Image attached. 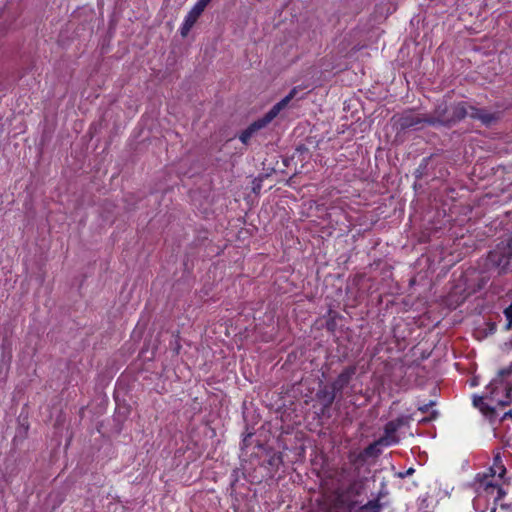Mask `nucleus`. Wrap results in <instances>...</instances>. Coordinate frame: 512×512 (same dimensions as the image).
Returning <instances> with one entry per match:
<instances>
[{
  "label": "nucleus",
  "instance_id": "obj_9",
  "mask_svg": "<svg viewBox=\"0 0 512 512\" xmlns=\"http://www.w3.org/2000/svg\"><path fill=\"white\" fill-rule=\"evenodd\" d=\"M200 16L201 13L193 8L188 12L179 30L182 37H186L189 34Z\"/></svg>",
  "mask_w": 512,
  "mask_h": 512
},
{
  "label": "nucleus",
  "instance_id": "obj_1",
  "mask_svg": "<svg viewBox=\"0 0 512 512\" xmlns=\"http://www.w3.org/2000/svg\"><path fill=\"white\" fill-rule=\"evenodd\" d=\"M506 473L501 457H494L493 466L487 471L478 473L473 481V489L476 494L473 499V507L477 512H485L492 502L497 504L506 495L503 477Z\"/></svg>",
  "mask_w": 512,
  "mask_h": 512
},
{
  "label": "nucleus",
  "instance_id": "obj_17",
  "mask_svg": "<svg viewBox=\"0 0 512 512\" xmlns=\"http://www.w3.org/2000/svg\"><path fill=\"white\" fill-rule=\"evenodd\" d=\"M3 133L2 118L0 117V135Z\"/></svg>",
  "mask_w": 512,
  "mask_h": 512
},
{
  "label": "nucleus",
  "instance_id": "obj_12",
  "mask_svg": "<svg viewBox=\"0 0 512 512\" xmlns=\"http://www.w3.org/2000/svg\"><path fill=\"white\" fill-rule=\"evenodd\" d=\"M210 2L211 0H198L197 3L192 8L202 14Z\"/></svg>",
  "mask_w": 512,
  "mask_h": 512
},
{
  "label": "nucleus",
  "instance_id": "obj_11",
  "mask_svg": "<svg viewBox=\"0 0 512 512\" xmlns=\"http://www.w3.org/2000/svg\"><path fill=\"white\" fill-rule=\"evenodd\" d=\"M503 313L506 319L504 328L506 331H509L512 328V303L507 308H505Z\"/></svg>",
  "mask_w": 512,
  "mask_h": 512
},
{
  "label": "nucleus",
  "instance_id": "obj_2",
  "mask_svg": "<svg viewBox=\"0 0 512 512\" xmlns=\"http://www.w3.org/2000/svg\"><path fill=\"white\" fill-rule=\"evenodd\" d=\"M512 403V366L501 370L487 386L485 396H475L473 404L485 416L492 418L496 407Z\"/></svg>",
  "mask_w": 512,
  "mask_h": 512
},
{
  "label": "nucleus",
  "instance_id": "obj_18",
  "mask_svg": "<svg viewBox=\"0 0 512 512\" xmlns=\"http://www.w3.org/2000/svg\"><path fill=\"white\" fill-rule=\"evenodd\" d=\"M508 416L512 417V414L511 412H506L503 416V418H507Z\"/></svg>",
  "mask_w": 512,
  "mask_h": 512
},
{
  "label": "nucleus",
  "instance_id": "obj_16",
  "mask_svg": "<svg viewBox=\"0 0 512 512\" xmlns=\"http://www.w3.org/2000/svg\"><path fill=\"white\" fill-rule=\"evenodd\" d=\"M437 416H438V412L433 410L431 413V417L429 419H435V418H437Z\"/></svg>",
  "mask_w": 512,
  "mask_h": 512
},
{
  "label": "nucleus",
  "instance_id": "obj_14",
  "mask_svg": "<svg viewBox=\"0 0 512 512\" xmlns=\"http://www.w3.org/2000/svg\"><path fill=\"white\" fill-rule=\"evenodd\" d=\"M414 473V468L410 467L408 470H406L405 472H399L398 473V477L400 478H405L407 476H410Z\"/></svg>",
  "mask_w": 512,
  "mask_h": 512
},
{
  "label": "nucleus",
  "instance_id": "obj_13",
  "mask_svg": "<svg viewBox=\"0 0 512 512\" xmlns=\"http://www.w3.org/2000/svg\"><path fill=\"white\" fill-rule=\"evenodd\" d=\"M435 405V401H430L429 403L427 404H423V405H420L418 407V410L421 411L422 413H426L429 411L430 407L434 406Z\"/></svg>",
  "mask_w": 512,
  "mask_h": 512
},
{
  "label": "nucleus",
  "instance_id": "obj_10",
  "mask_svg": "<svg viewBox=\"0 0 512 512\" xmlns=\"http://www.w3.org/2000/svg\"><path fill=\"white\" fill-rule=\"evenodd\" d=\"M428 116L429 115L421 116V115H418V114L416 115L413 113L405 114L404 116H402V118L400 120L401 127L404 129H407V128H412V127H417L421 123H427L426 118Z\"/></svg>",
  "mask_w": 512,
  "mask_h": 512
},
{
  "label": "nucleus",
  "instance_id": "obj_4",
  "mask_svg": "<svg viewBox=\"0 0 512 512\" xmlns=\"http://www.w3.org/2000/svg\"><path fill=\"white\" fill-rule=\"evenodd\" d=\"M411 418L409 416H400L394 420L389 421L383 433L373 443L369 444L367 448L386 447L397 445L401 439L406 435H410L409 424Z\"/></svg>",
  "mask_w": 512,
  "mask_h": 512
},
{
  "label": "nucleus",
  "instance_id": "obj_8",
  "mask_svg": "<svg viewBox=\"0 0 512 512\" xmlns=\"http://www.w3.org/2000/svg\"><path fill=\"white\" fill-rule=\"evenodd\" d=\"M355 370L347 368L344 370L332 384L333 394L329 397L328 403L331 404L335 398V393L342 391L350 382Z\"/></svg>",
  "mask_w": 512,
  "mask_h": 512
},
{
  "label": "nucleus",
  "instance_id": "obj_7",
  "mask_svg": "<svg viewBox=\"0 0 512 512\" xmlns=\"http://www.w3.org/2000/svg\"><path fill=\"white\" fill-rule=\"evenodd\" d=\"M468 117L479 120L486 127H491L501 119L502 114L499 111L481 109L468 104Z\"/></svg>",
  "mask_w": 512,
  "mask_h": 512
},
{
  "label": "nucleus",
  "instance_id": "obj_5",
  "mask_svg": "<svg viewBox=\"0 0 512 512\" xmlns=\"http://www.w3.org/2000/svg\"><path fill=\"white\" fill-rule=\"evenodd\" d=\"M298 90L294 87L288 95L276 103L262 118L250 124L241 134L239 139L243 144H247L251 137L260 129L266 127L277 115L289 104L296 96Z\"/></svg>",
  "mask_w": 512,
  "mask_h": 512
},
{
  "label": "nucleus",
  "instance_id": "obj_6",
  "mask_svg": "<svg viewBox=\"0 0 512 512\" xmlns=\"http://www.w3.org/2000/svg\"><path fill=\"white\" fill-rule=\"evenodd\" d=\"M512 258V237L504 244L501 243L494 251L489 253L488 259L492 265L499 268V274L507 272L510 259Z\"/></svg>",
  "mask_w": 512,
  "mask_h": 512
},
{
  "label": "nucleus",
  "instance_id": "obj_15",
  "mask_svg": "<svg viewBox=\"0 0 512 512\" xmlns=\"http://www.w3.org/2000/svg\"><path fill=\"white\" fill-rule=\"evenodd\" d=\"M251 436H252V433H249V434L246 436V438L244 439V444H245V446H249V445H251L250 443H248V442H247V441H248V438H249V437H251Z\"/></svg>",
  "mask_w": 512,
  "mask_h": 512
},
{
  "label": "nucleus",
  "instance_id": "obj_3",
  "mask_svg": "<svg viewBox=\"0 0 512 512\" xmlns=\"http://www.w3.org/2000/svg\"><path fill=\"white\" fill-rule=\"evenodd\" d=\"M468 116V103L458 102L448 105L446 102L439 103L434 112L426 120L429 125L452 126Z\"/></svg>",
  "mask_w": 512,
  "mask_h": 512
},
{
  "label": "nucleus",
  "instance_id": "obj_19",
  "mask_svg": "<svg viewBox=\"0 0 512 512\" xmlns=\"http://www.w3.org/2000/svg\"><path fill=\"white\" fill-rule=\"evenodd\" d=\"M491 512H495V510L493 509Z\"/></svg>",
  "mask_w": 512,
  "mask_h": 512
}]
</instances>
